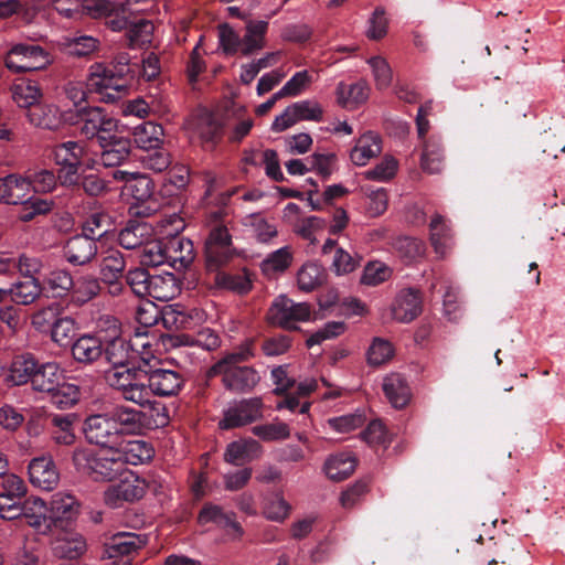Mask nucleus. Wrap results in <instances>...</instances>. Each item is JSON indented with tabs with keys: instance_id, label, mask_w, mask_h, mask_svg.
I'll return each instance as SVG.
<instances>
[{
	"instance_id": "obj_1",
	"label": "nucleus",
	"mask_w": 565,
	"mask_h": 565,
	"mask_svg": "<svg viewBox=\"0 0 565 565\" xmlns=\"http://www.w3.org/2000/svg\"><path fill=\"white\" fill-rule=\"evenodd\" d=\"M148 424L145 413L118 404L103 413L87 416L83 433L90 445L114 449L124 437L141 434Z\"/></svg>"
},
{
	"instance_id": "obj_2",
	"label": "nucleus",
	"mask_w": 565,
	"mask_h": 565,
	"mask_svg": "<svg viewBox=\"0 0 565 565\" xmlns=\"http://www.w3.org/2000/svg\"><path fill=\"white\" fill-rule=\"evenodd\" d=\"M132 380L122 399L136 405L149 404V398L154 396H177L185 385V379L179 371L156 367L153 364L140 369Z\"/></svg>"
},
{
	"instance_id": "obj_3",
	"label": "nucleus",
	"mask_w": 565,
	"mask_h": 565,
	"mask_svg": "<svg viewBox=\"0 0 565 565\" xmlns=\"http://www.w3.org/2000/svg\"><path fill=\"white\" fill-rule=\"evenodd\" d=\"M103 359L110 369L105 372V381L114 391L122 397L132 383L140 367L137 364L138 355L124 337L104 338Z\"/></svg>"
},
{
	"instance_id": "obj_4",
	"label": "nucleus",
	"mask_w": 565,
	"mask_h": 565,
	"mask_svg": "<svg viewBox=\"0 0 565 565\" xmlns=\"http://www.w3.org/2000/svg\"><path fill=\"white\" fill-rule=\"evenodd\" d=\"M140 75V64L131 63L128 53L122 52L115 56L109 66L95 63L89 68L87 88L90 92L105 94L107 100L116 97L107 93L108 89L120 92Z\"/></svg>"
},
{
	"instance_id": "obj_5",
	"label": "nucleus",
	"mask_w": 565,
	"mask_h": 565,
	"mask_svg": "<svg viewBox=\"0 0 565 565\" xmlns=\"http://www.w3.org/2000/svg\"><path fill=\"white\" fill-rule=\"evenodd\" d=\"M114 452L115 449L111 448H82L74 451L72 460L76 471L82 476L95 482H110L124 472L122 461Z\"/></svg>"
},
{
	"instance_id": "obj_6",
	"label": "nucleus",
	"mask_w": 565,
	"mask_h": 565,
	"mask_svg": "<svg viewBox=\"0 0 565 565\" xmlns=\"http://www.w3.org/2000/svg\"><path fill=\"white\" fill-rule=\"evenodd\" d=\"M66 125L75 127L86 139H99L117 128V120L98 106L75 104L65 110Z\"/></svg>"
},
{
	"instance_id": "obj_7",
	"label": "nucleus",
	"mask_w": 565,
	"mask_h": 565,
	"mask_svg": "<svg viewBox=\"0 0 565 565\" xmlns=\"http://www.w3.org/2000/svg\"><path fill=\"white\" fill-rule=\"evenodd\" d=\"M194 259L193 244L184 237H173L166 244L152 242L145 247L143 265L157 267L168 263L175 270L185 269Z\"/></svg>"
},
{
	"instance_id": "obj_8",
	"label": "nucleus",
	"mask_w": 565,
	"mask_h": 565,
	"mask_svg": "<svg viewBox=\"0 0 565 565\" xmlns=\"http://www.w3.org/2000/svg\"><path fill=\"white\" fill-rule=\"evenodd\" d=\"M207 375L220 376L223 387L236 395L252 393L260 382L259 372L252 365L213 364Z\"/></svg>"
},
{
	"instance_id": "obj_9",
	"label": "nucleus",
	"mask_w": 565,
	"mask_h": 565,
	"mask_svg": "<svg viewBox=\"0 0 565 565\" xmlns=\"http://www.w3.org/2000/svg\"><path fill=\"white\" fill-rule=\"evenodd\" d=\"M239 255L233 244V237L227 226H213L205 239V265L209 271L223 268Z\"/></svg>"
},
{
	"instance_id": "obj_10",
	"label": "nucleus",
	"mask_w": 565,
	"mask_h": 565,
	"mask_svg": "<svg viewBox=\"0 0 565 565\" xmlns=\"http://www.w3.org/2000/svg\"><path fill=\"white\" fill-rule=\"evenodd\" d=\"M50 64L49 52L38 44H15L4 57V65L17 74L43 70Z\"/></svg>"
},
{
	"instance_id": "obj_11",
	"label": "nucleus",
	"mask_w": 565,
	"mask_h": 565,
	"mask_svg": "<svg viewBox=\"0 0 565 565\" xmlns=\"http://www.w3.org/2000/svg\"><path fill=\"white\" fill-rule=\"evenodd\" d=\"M311 313L312 308L309 303L295 302L286 296H280L269 307L267 320L270 324L286 330H299L296 322L310 320Z\"/></svg>"
},
{
	"instance_id": "obj_12",
	"label": "nucleus",
	"mask_w": 565,
	"mask_h": 565,
	"mask_svg": "<svg viewBox=\"0 0 565 565\" xmlns=\"http://www.w3.org/2000/svg\"><path fill=\"white\" fill-rule=\"evenodd\" d=\"M26 89L29 90L26 97L33 100L41 96L38 88L28 86ZM23 107L26 108L25 116L34 127L55 131L66 125L65 111H61L53 104L29 102Z\"/></svg>"
},
{
	"instance_id": "obj_13",
	"label": "nucleus",
	"mask_w": 565,
	"mask_h": 565,
	"mask_svg": "<svg viewBox=\"0 0 565 565\" xmlns=\"http://www.w3.org/2000/svg\"><path fill=\"white\" fill-rule=\"evenodd\" d=\"M97 143L100 148L99 161L105 168H115L124 164L131 156V140L118 132V127L104 136H99Z\"/></svg>"
},
{
	"instance_id": "obj_14",
	"label": "nucleus",
	"mask_w": 565,
	"mask_h": 565,
	"mask_svg": "<svg viewBox=\"0 0 565 565\" xmlns=\"http://www.w3.org/2000/svg\"><path fill=\"white\" fill-rule=\"evenodd\" d=\"M264 403L260 397L243 398L224 411L218 427L224 430L239 428L263 417Z\"/></svg>"
},
{
	"instance_id": "obj_15",
	"label": "nucleus",
	"mask_w": 565,
	"mask_h": 565,
	"mask_svg": "<svg viewBox=\"0 0 565 565\" xmlns=\"http://www.w3.org/2000/svg\"><path fill=\"white\" fill-rule=\"evenodd\" d=\"M79 507V502L71 494L55 495L49 510L52 534L74 531Z\"/></svg>"
},
{
	"instance_id": "obj_16",
	"label": "nucleus",
	"mask_w": 565,
	"mask_h": 565,
	"mask_svg": "<svg viewBox=\"0 0 565 565\" xmlns=\"http://www.w3.org/2000/svg\"><path fill=\"white\" fill-rule=\"evenodd\" d=\"M82 8L94 19H106L107 25L113 31H121L128 24V19L125 17L126 7L122 3L110 0H83Z\"/></svg>"
},
{
	"instance_id": "obj_17",
	"label": "nucleus",
	"mask_w": 565,
	"mask_h": 565,
	"mask_svg": "<svg viewBox=\"0 0 565 565\" xmlns=\"http://www.w3.org/2000/svg\"><path fill=\"white\" fill-rule=\"evenodd\" d=\"M146 482L134 473H129L119 483L105 491V502L111 508H118L121 502H135L146 493Z\"/></svg>"
},
{
	"instance_id": "obj_18",
	"label": "nucleus",
	"mask_w": 565,
	"mask_h": 565,
	"mask_svg": "<svg viewBox=\"0 0 565 565\" xmlns=\"http://www.w3.org/2000/svg\"><path fill=\"white\" fill-rule=\"evenodd\" d=\"M62 253L70 265L86 266L96 258L98 246L97 242L81 233L65 242Z\"/></svg>"
},
{
	"instance_id": "obj_19",
	"label": "nucleus",
	"mask_w": 565,
	"mask_h": 565,
	"mask_svg": "<svg viewBox=\"0 0 565 565\" xmlns=\"http://www.w3.org/2000/svg\"><path fill=\"white\" fill-rule=\"evenodd\" d=\"M103 341L104 339L90 333L79 335L71 344L73 360L83 366H90L100 361L104 352Z\"/></svg>"
},
{
	"instance_id": "obj_20",
	"label": "nucleus",
	"mask_w": 565,
	"mask_h": 565,
	"mask_svg": "<svg viewBox=\"0 0 565 565\" xmlns=\"http://www.w3.org/2000/svg\"><path fill=\"white\" fill-rule=\"evenodd\" d=\"M30 482L42 490H53L58 481L60 473L51 457L33 458L29 463Z\"/></svg>"
},
{
	"instance_id": "obj_21",
	"label": "nucleus",
	"mask_w": 565,
	"mask_h": 565,
	"mask_svg": "<svg viewBox=\"0 0 565 565\" xmlns=\"http://www.w3.org/2000/svg\"><path fill=\"white\" fill-rule=\"evenodd\" d=\"M422 294L418 289H402L392 306L393 318L399 322L408 323L422 312Z\"/></svg>"
},
{
	"instance_id": "obj_22",
	"label": "nucleus",
	"mask_w": 565,
	"mask_h": 565,
	"mask_svg": "<svg viewBox=\"0 0 565 565\" xmlns=\"http://www.w3.org/2000/svg\"><path fill=\"white\" fill-rule=\"evenodd\" d=\"M117 457L122 461V470L125 471L126 465L137 466L150 460L153 456L152 446L141 439H126L124 437L118 445L114 448Z\"/></svg>"
},
{
	"instance_id": "obj_23",
	"label": "nucleus",
	"mask_w": 565,
	"mask_h": 565,
	"mask_svg": "<svg viewBox=\"0 0 565 565\" xmlns=\"http://www.w3.org/2000/svg\"><path fill=\"white\" fill-rule=\"evenodd\" d=\"M146 545V539L129 532L115 534L104 547V557L119 558L137 553Z\"/></svg>"
},
{
	"instance_id": "obj_24",
	"label": "nucleus",
	"mask_w": 565,
	"mask_h": 565,
	"mask_svg": "<svg viewBox=\"0 0 565 565\" xmlns=\"http://www.w3.org/2000/svg\"><path fill=\"white\" fill-rule=\"evenodd\" d=\"M113 178L116 181L124 182L125 190L136 201L145 202L149 200L153 194V182L146 174L116 170L113 172Z\"/></svg>"
},
{
	"instance_id": "obj_25",
	"label": "nucleus",
	"mask_w": 565,
	"mask_h": 565,
	"mask_svg": "<svg viewBox=\"0 0 565 565\" xmlns=\"http://www.w3.org/2000/svg\"><path fill=\"white\" fill-rule=\"evenodd\" d=\"M211 273H214L213 281L218 289L232 291L241 296L252 290L253 282L250 274L246 268H242L236 273L217 268L213 269Z\"/></svg>"
},
{
	"instance_id": "obj_26",
	"label": "nucleus",
	"mask_w": 565,
	"mask_h": 565,
	"mask_svg": "<svg viewBox=\"0 0 565 565\" xmlns=\"http://www.w3.org/2000/svg\"><path fill=\"white\" fill-rule=\"evenodd\" d=\"M262 445L253 439H241L227 445L224 452V460L231 465L243 466L260 457Z\"/></svg>"
},
{
	"instance_id": "obj_27",
	"label": "nucleus",
	"mask_w": 565,
	"mask_h": 565,
	"mask_svg": "<svg viewBox=\"0 0 565 565\" xmlns=\"http://www.w3.org/2000/svg\"><path fill=\"white\" fill-rule=\"evenodd\" d=\"M268 25V22L263 20H248L246 22V32L241 36L239 52L242 55L250 56L265 47Z\"/></svg>"
},
{
	"instance_id": "obj_28",
	"label": "nucleus",
	"mask_w": 565,
	"mask_h": 565,
	"mask_svg": "<svg viewBox=\"0 0 565 565\" xmlns=\"http://www.w3.org/2000/svg\"><path fill=\"white\" fill-rule=\"evenodd\" d=\"M151 235V227L137 220H130L119 232L118 243L125 249H136L149 245L148 238ZM152 242H150L151 244ZM145 255L142 256V259Z\"/></svg>"
},
{
	"instance_id": "obj_29",
	"label": "nucleus",
	"mask_w": 565,
	"mask_h": 565,
	"mask_svg": "<svg viewBox=\"0 0 565 565\" xmlns=\"http://www.w3.org/2000/svg\"><path fill=\"white\" fill-rule=\"evenodd\" d=\"M161 321L167 330L192 329L195 324L194 317L198 312L194 309H188L180 303L163 307L160 312Z\"/></svg>"
},
{
	"instance_id": "obj_30",
	"label": "nucleus",
	"mask_w": 565,
	"mask_h": 565,
	"mask_svg": "<svg viewBox=\"0 0 565 565\" xmlns=\"http://www.w3.org/2000/svg\"><path fill=\"white\" fill-rule=\"evenodd\" d=\"M181 291V281L172 273L151 274L148 297L160 301H169Z\"/></svg>"
},
{
	"instance_id": "obj_31",
	"label": "nucleus",
	"mask_w": 565,
	"mask_h": 565,
	"mask_svg": "<svg viewBox=\"0 0 565 565\" xmlns=\"http://www.w3.org/2000/svg\"><path fill=\"white\" fill-rule=\"evenodd\" d=\"M53 535L56 537L53 551L58 557L75 559L86 550V542L84 537L75 531L62 533L56 532Z\"/></svg>"
},
{
	"instance_id": "obj_32",
	"label": "nucleus",
	"mask_w": 565,
	"mask_h": 565,
	"mask_svg": "<svg viewBox=\"0 0 565 565\" xmlns=\"http://www.w3.org/2000/svg\"><path fill=\"white\" fill-rule=\"evenodd\" d=\"M29 194V182L18 173L0 178V203L19 204Z\"/></svg>"
},
{
	"instance_id": "obj_33",
	"label": "nucleus",
	"mask_w": 565,
	"mask_h": 565,
	"mask_svg": "<svg viewBox=\"0 0 565 565\" xmlns=\"http://www.w3.org/2000/svg\"><path fill=\"white\" fill-rule=\"evenodd\" d=\"M39 363L35 355L30 352L14 355L9 370L10 381L18 386L30 383Z\"/></svg>"
},
{
	"instance_id": "obj_34",
	"label": "nucleus",
	"mask_w": 565,
	"mask_h": 565,
	"mask_svg": "<svg viewBox=\"0 0 565 565\" xmlns=\"http://www.w3.org/2000/svg\"><path fill=\"white\" fill-rule=\"evenodd\" d=\"M383 391L395 408L405 407L411 398V390L401 374H391L384 379Z\"/></svg>"
},
{
	"instance_id": "obj_35",
	"label": "nucleus",
	"mask_w": 565,
	"mask_h": 565,
	"mask_svg": "<svg viewBox=\"0 0 565 565\" xmlns=\"http://www.w3.org/2000/svg\"><path fill=\"white\" fill-rule=\"evenodd\" d=\"M337 102L342 107H352L367 100L370 87L366 82L360 81L354 84L340 82L337 86Z\"/></svg>"
},
{
	"instance_id": "obj_36",
	"label": "nucleus",
	"mask_w": 565,
	"mask_h": 565,
	"mask_svg": "<svg viewBox=\"0 0 565 565\" xmlns=\"http://www.w3.org/2000/svg\"><path fill=\"white\" fill-rule=\"evenodd\" d=\"M163 128L161 125L145 121L134 129V141L136 146L146 152L162 145Z\"/></svg>"
},
{
	"instance_id": "obj_37",
	"label": "nucleus",
	"mask_w": 565,
	"mask_h": 565,
	"mask_svg": "<svg viewBox=\"0 0 565 565\" xmlns=\"http://www.w3.org/2000/svg\"><path fill=\"white\" fill-rule=\"evenodd\" d=\"M58 370L60 366L56 362L39 363L30 382L32 390L46 394L53 392L60 382Z\"/></svg>"
},
{
	"instance_id": "obj_38",
	"label": "nucleus",
	"mask_w": 565,
	"mask_h": 565,
	"mask_svg": "<svg viewBox=\"0 0 565 565\" xmlns=\"http://www.w3.org/2000/svg\"><path fill=\"white\" fill-rule=\"evenodd\" d=\"M356 466V459L350 454H337L330 456L324 462V472L330 480L342 481L349 478Z\"/></svg>"
},
{
	"instance_id": "obj_39",
	"label": "nucleus",
	"mask_w": 565,
	"mask_h": 565,
	"mask_svg": "<svg viewBox=\"0 0 565 565\" xmlns=\"http://www.w3.org/2000/svg\"><path fill=\"white\" fill-rule=\"evenodd\" d=\"M76 415L74 414H55L51 417L52 430L51 435L58 445L70 446L75 443L76 436L74 431V423Z\"/></svg>"
},
{
	"instance_id": "obj_40",
	"label": "nucleus",
	"mask_w": 565,
	"mask_h": 565,
	"mask_svg": "<svg viewBox=\"0 0 565 565\" xmlns=\"http://www.w3.org/2000/svg\"><path fill=\"white\" fill-rule=\"evenodd\" d=\"M444 148L440 140L431 137L425 141L422 154V169L430 174L443 170Z\"/></svg>"
},
{
	"instance_id": "obj_41",
	"label": "nucleus",
	"mask_w": 565,
	"mask_h": 565,
	"mask_svg": "<svg viewBox=\"0 0 565 565\" xmlns=\"http://www.w3.org/2000/svg\"><path fill=\"white\" fill-rule=\"evenodd\" d=\"M381 150L379 137L372 134H365L352 149L350 158L354 164L364 166L371 158L377 156Z\"/></svg>"
},
{
	"instance_id": "obj_42",
	"label": "nucleus",
	"mask_w": 565,
	"mask_h": 565,
	"mask_svg": "<svg viewBox=\"0 0 565 565\" xmlns=\"http://www.w3.org/2000/svg\"><path fill=\"white\" fill-rule=\"evenodd\" d=\"M86 147L79 141H65L54 148L56 164H74L82 167Z\"/></svg>"
},
{
	"instance_id": "obj_43",
	"label": "nucleus",
	"mask_w": 565,
	"mask_h": 565,
	"mask_svg": "<svg viewBox=\"0 0 565 565\" xmlns=\"http://www.w3.org/2000/svg\"><path fill=\"white\" fill-rule=\"evenodd\" d=\"M42 288L35 277L25 278L14 284L10 289V298L20 305H30L41 295Z\"/></svg>"
},
{
	"instance_id": "obj_44",
	"label": "nucleus",
	"mask_w": 565,
	"mask_h": 565,
	"mask_svg": "<svg viewBox=\"0 0 565 565\" xmlns=\"http://www.w3.org/2000/svg\"><path fill=\"white\" fill-rule=\"evenodd\" d=\"M255 358V340L247 339L232 351L225 352L214 364L247 365Z\"/></svg>"
},
{
	"instance_id": "obj_45",
	"label": "nucleus",
	"mask_w": 565,
	"mask_h": 565,
	"mask_svg": "<svg viewBox=\"0 0 565 565\" xmlns=\"http://www.w3.org/2000/svg\"><path fill=\"white\" fill-rule=\"evenodd\" d=\"M76 331V322L71 317H60L52 322L51 339L58 347H67L73 343Z\"/></svg>"
},
{
	"instance_id": "obj_46",
	"label": "nucleus",
	"mask_w": 565,
	"mask_h": 565,
	"mask_svg": "<svg viewBox=\"0 0 565 565\" xmlns=\"http://www.w3.org/2000/svg\"><path fill=\"white\" fill-rule=\"evenodd\" d=\"M50 401L61 409L70 408L79 401V388L74 384H57L53 392H49Z\"/></svg>"
},
{
	"instance_id": "obj_47",
	"label": "nucleus",
	"mask_w": 565,
	"mask_h": 565,
	"mask_svg": "<svg viewBox=\"0 0 565 565\" xmlns=\"http://www.w3.org/2000/svg\"><path fill=\"white\" fill-rule=\"evenodd\" d=\"M100 291V285L97 278L93 276H82L74 280L72 288V298L81 305L95 298Z\"/></svg>"
},
{
	"instance_id": "obj_48",
	"label": "nucleus",
	"mask_w": 565,
	"mask_h": 565,
	"mask_svg": "<svg viewBox=\"0 0 565 565\" xmlns=\"http://www.w3.org/2000/svg\"><path fill=\"white\" fill-rule=\"evenodd\" d=\"M126 262L118 249H109L100 264L102 280L122 278Z\"/></svg>"
},
{
	"instance_id": "obj_49",
	"label": "nucleus",
	"mask_w": 565,
	"mask_h": 565,
	"mask_svg": "<svg viewBox=\"0 0 565 565\" xmlns=\"http://www.w3.org/2000/svg\"><path fill=\"white\" fill-rule=\"evenodd\" d=\"M298 286L303 291H312L323 281V269L316 263L305 264L297 275Z\"/></svg>"
},
{
	"instance_id": "obj_50",
	"label": "nucleus",
	"mask_w": 565,
	"mask_h": 565,
	"mask_svg": "<svg viewBox=\"0 0 565 565\" xmlns=\"http://www.w3.org/2000/svg\"><path fill=\"white\" fill-rule=\"evenodd\" d=\"M126 285L139 298L148 297L151 273L145 268L130 269L125 276Z\"/></svg>"
},
{
	"instance_id": "obj_51",
	"label": "nucleus",
	"mask_w": 565,
	"mask_h": 565,
	"mask_svg": "<svg viewBox=\"0 0 565 565\" xmlns=\"http://www.w3.org/2000/svg\"><path fill=\"white\" fill-rule=\"evenodd\" d=\"M19 204L22 205L19 220L21 222H31L38 215H45L51 212L53 203L40 198H24Z\"/></svg>"
},
{
	"instance_id": "obj_52",
	"label": "nucleus",
	"mask_w": 565,
	"mask_h": 565,
	"mask_svg": "<svg viewBox=\"0 0 565 565\" xmlns=\"http://www.w3.org/2000/svg\"><path fill=\"white\" fill-rule=\"evenodd\" d=\"M252 433L266 443L284 440L290 436L289 426L282 422L254 426Z\"/></svg>"
},
{
	"instance_id": "obj_53",
	"label": "nucleus",
	"mask_w": 565,
	"mask_h": 565,
	"mask_svg": "<svg viewBox=\"0 0 565 565\" xmlns=\"http://www.w3.org/2000/svg\"><path fill=\"white\" fill-rule=\"evenodd\" d=\"M49 509L46 508L45 502L35 498V513L26 514V519L22 520L25 524L32 526L40 534H52L51 524L49 523Z\"/></svg>"
},
{
	"instance_id": "obj_54",
	"label": "nucleus",
	"mask_w": 565,
	"mask_h": 565,
	"mask_svg": "<svg viewBox=\"0 0 565 565\" xmlns=\"http://www.w3.org/2000/svg\"><path fill=\"white\" fill-rule=\"evenodd\" d=\"M29 182V191L32 189L36 193H47L56 186V175L51 170H40L24 177Z\"/></svg>"
},
{
	"instance_id": "obj_55",
	"label": "nucleus",
	"mask_w": 565,
	"mask_h": 565,
	"mask_svg": "<svg viewBox=\"0 0 565 565\" xmlns=\"http://www.w3.org/2000/svg\"><path fill=\"white\" fill-rule=\"evenodd\" d=\"M142 408H148V412H145L147 415L148 426L145 428H159L164 427L169 424L170 417L168 413V408L164 404L154 401L153 397L149 398V404L139 405ZM143 413V411H141Z\"/></svg>"
},
{
	"instance_id": "obj_56",
	"label": "nucleus",
	"mask_w": 565,
	"mask_h": 565,
	"mask_svg": "<svg viewBox=\"0 0 565 565\" xmlns=\"http://www.w3.org/2000/svg\"><path fill=\"white\" fill-rule=\"evenodd\" d=\"M367 63L372 67L376 88L380 90L386 89L393 79L392 68L387 61L382 56H372Z\"/></svg>"
},
{
	"instance_id": "obj_57",
	"label": "nucleus",
	"mask_w": 565,
	"mask_h": 565,
	"mask_svg": "<svg viewBox=\"0 0 565 565\" xmlns=\"http://www.w3.org/2000/svg\"><path fill=\"white\" fill-rule=\"evenodd\" d=\"M391 269L380 262H370L361 276V284L367 286H376L388 279Z\"/></svg>"
},
{
	"instance_id": "obj_58",
	"label": "nucleus",
	"mask_w": 565,
	"mask_h": 565,
	"mask_svg": "<svg viewBox=\"0 0 565 565\" xmlns=\"http://www.w3.org/2000/svg\"><path fill=\"white\" fill-rule=\"evenodd\" d=\"M362 437L372 446L387 447L391 443L390 435L380 419L372 420L363 430Z\"/></svg>"
},
{
	"instance_id": "obj_59",
	"label": "nucleus",
	"mask_w": 565,
	"mask_h": 565,
	"mask_svg": "<svg viewBox=\"0 0 565 565\" xmlns=\"http://www.w3.org/2000/svg\"><path fill=\"white\" fill-rule=\"evenodd\" d=\"M99 45V41L90 35H79L71 39L67 44V51L71 55L85 57L94 53Z\"/></svg>"
},
{
	"instance_id": "obj_60",
	"label": "nucleus",
	"mask_w": 565,
	"mask_h": 565,
	"mask_svg": "<svg viewBox=\"0 0 565 565\" xmlns=\"http://www.w3.org/2000/svg\"><path fill=\"white\" fill-rule=\"evenodd\" d=\"M141 161L147 169L154 172H162L171 164L170 154L161 146L147 151Z\"/></svg>"
},
{
	"instance_id": "obj_61",
	"label": "nucleus",
	"mask_w": 565,
	"mask_h": 565,
	"mask_svg": "<svg viewBox=\"0 0 565 565\" xmlns=\"http://www.w3.org/2000/svg\"><path fill=\"white\" fill-rule=\"evenodd\" d=\"M107 215L103 213L90 214L82 226V234L97 242L107 233Z\"/></svg>"
},
{
	"instance_id": "obj_62",
	"label": "nucleus",
	"mask_w": 565,
	"mask_h": 565,
	"mask_svg": "<svg viewBox=\"0 0 565 565\" xmlns=\"http://www.w3.org/2000/svg\"><path fill=\"white\" fill-rule=\"evenodd\" d=\"M218 40L225 54L233 55L239 52L241 36L228 23L218 25Z\"/></svg>"
},
{
	"instance_id": "obj_63",
	"label": "nucleus",
	"mask_w": 565,
	"mask_h": 565,
	"mask_svg": "<svg viewBox=\"0 0 565 565\" xmlns=\"http://www.w3.org/2000/svg\"><path fill=\"white\" fill-rule=\"evenodd\" d=\"M393 356L392 344L383 339L373 340L367 351V361L372 365H381Z\"/></svg>"
},
{
	"instance_id": "obj_64",
	"label": "nucleus",
	"mask_w": 565,
	"mask_h": 565,
	"mask_svg": "<svg viewBox=\"0 0 565 565\" xmlns=\"http://www.w3.org/2000/svg\"><path fill=\"white\" fill-rule=\"evenodd\" d=\"M335 160L334 153H313L307 159L310 171L316 170L323 180L329 179L332 174Z\"/></svg>"
}]
</instances>
